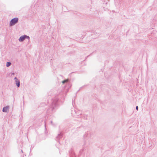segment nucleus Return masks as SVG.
<instances>
[{"instance_id":"obj_11","label":"nucleus","mask_w":157,"mask_h":157,"mask_svg":"<svg viewBox=\"0 0 157 157\" xmlns=\"http://www.w3.org/2000/svg\"><path fill=\"white\" fill-rule=\"evenodd\" d=\"M136 109L138 111V106H136Z\"/></svg>"},{"instance_id":"obj_15","label":"nucleus","mask_w":157,"mask_h":157,"mask_svg":"<svg viewBox=\"0 0 157 157\" xmlns=\"http://www.w3.org/2000/svg\"><path fill=\"white\" fill-rule=\"evenodd\" d=\"M44 123H45V121H44ZM45 127H46V124H45Z\"/></svg>"},{"instance_id":"obj_5","label":"nucleus","mask_w":157,"mask_h":157,"mask_svg":"<svg viewBox=\"0 0 157 157\" xmlns=\"http://www.w3.org/2000/svg\"><path fill=\"white\" fill-rule=\"evenodd\" d=\"M70 157H76L75 153L74 151L71 148L69 151Z\"/></svg>"},{"instance_id":"obj_10","label":"nucleus","mask_w":157,"mask_h":157,"mask_svg":"<svg viewBox=\"0 0 157 157\" xmlns=\"http://www.w3.org/2000/svg\"><path fill=\"white\" fill-rule=\"evenodd\" d=\"M11 63L10 62H7L6 64V66L7 67H9L11 65Z\"/></svg>"},{"instance_id":"obj_6","label":"nucleus","mask_w":157,"mask_h":157,"mask_svg":"<svg viewBox=\"0 0 157 157\" xmlns=\"http://www.w3.org/2000/svg\"><path fill=\"white\" fill-rule=\"evenodd\" d=\"M83 136L85 138L86 137L90 138L91 137L90 132H89L87 131L85 132V133L84 135Z\"/></svg>"},{"instance_id":"obj_12","label":"nucleus","mask_w":157,"mask_h":157,"mask_svg":"<svg viewBox=\"0 0 157 157\" xmlns=\"http://www.w3.org/2000/svg\"><path fill=\"white\" fill-rule=\"evenodd\" d=\"M14 79H15L16 80H18L16 77H15L14 78Z\"/></svg>"},{"instance_id":"obj_9","label":"nucleus","mask_w":157,"mask_h":157,"mask_svg":"<svg viewBox=\"0 0 157 157\" xmlns=\"http://www.w3.org/2000/svg\"><path fill=\"white\" fill-rule=\"evenodd\" d=\"M69 82L68 79H65L64 80H63L62 81V83L63 84H64L66 83H67Z\"/></svg>"},{"instance_id":"obj_13","label":"nucleus","mask_w":157,"mask_h":157,"mask_svg":"<svg viewBox=\"0 0 157 157\" xmlns=\"http://www.w3.org/2000/svg\"><path fill=\"white\" fill-rule=\"evenodd\" d=\"M107 4V2H106L105 3H103V4H104V5H106V4Z\"/></svg>"},{"instance_id":"obj_2","label":"nucleus","mask_w":157,"mask_h":157,"mask_svg":"<svg viewBox=\"0 0 157 157\" xmlns=\"http://www.w3.org/2000/svg\"><path fill=\"white\" fill-rule=\"evenodd\" d=\"M19 21V19L18 17H15L12 19L10 22V26H13L17 24Z\"/></svg>"},{"instance_id":"obj_3","label":"nucleus","mask_w":157,"mask_h":157,"mask_svg":"<svg viewBox=\"0 0 157 157\" xmlns=\"http://www.w3.org/2000/svg\"><path fill=\"white\" fill-rule=\"evenodd\" d=\"M26 39H27L29 40L30 39V38L29 36L25 35H24L21 36L19 37L18 40L20 42H22Z\"/></svg>"},{"instance_id":"obj_7","label":"nucleus","mask_w":157,"mask_h":157,"mask_svg":"<svg viewBox=\"0 0 157 157\" xmlns=\"http://www.w3.org/2000/svg\"><path fill=\"white\" fill-rule=\"evenodd\" d=\"M10 108L9 106L7 105L4 107L2 109V112L4 113H6L8 110H9Z\"/></svg>"},{"instance_id":"obj_1","label":"nucleus","mask_w":157,"mask_h":157,"mask_svg":"<svg viewBox=\"0 0 157 157\" xmlns=\"http://www.w3.org/2000/svg\"><path fill=\"white\" fill-rule=\"evenodd\" d=\"M59 100V98L56 97L55 99L52 100V102L50 105L49 108L47 111V114H51L55 108L58 105V102Z\"/></svg>"},{"instance_id":"obj_8","label":"nucleus","mask_w":157,"mask_h":157,"mask_svg":"<svg viewBox=\"0 0 157 157\" xmlns=\"http://www.w3.org/2000/svg\"><path fill=\"white\" fill-rule=\"evenodd\" d=\"M16 84L17 87H19L20 86V82L19 80H15Z\"/></svg>"},{"instance_id":"obj_17","label":"nucleus","mask_w":157,"mask_h":157,"mask_svg":"<svg viewBox=\"0 0 157 157\" xmlns=\"http://www.w3.org/2000/svg\"><path fill=\"white\" fill-rule=\"evenodd\" d=\"M51 123H52V121H51Z\"/></svg>"},{"instance_id":"obj_14","label":"nucleus","mask_w":157,"mask_h":157,"mask_svg":"<svg viewBox=\"0 0 157 157\" xmlns=\"http://www.w3.org/2000/svg\"><path fill=\"white\" fill-rule=\"evenodd\" d=\"M12 74L13 75H15V73H13Z\"/></svg>"},{"instance_id":"obj_16","label":"nucleus","mask_w":157,"mask_h":157,"mask_svg":"<svg viewBox=\"0 0 157 157\" xmlns=\"http://www.w3.org/2000/svg\"><path fill=\"white\" fill-rule=\"evenodd\" d=\"M21 151L22 153H23V151L22 150H21Z\"/></svg>"},{"instance_id":"obj_4","label":"nucleus","mask_w":157,"mask_h":157,"mask_svg":"<svg viewBox=\"0 0 157 157\" xmlns=\"http://www.w3.org/2000/svg\"><path fill=\"white\" fill-rule=\"evenodd\" d=\"M63 136V134L62 132H60L58 134V136L56 137L55 140L59 142V140Z\"/></svg>"}]
</instances>
